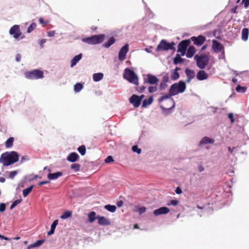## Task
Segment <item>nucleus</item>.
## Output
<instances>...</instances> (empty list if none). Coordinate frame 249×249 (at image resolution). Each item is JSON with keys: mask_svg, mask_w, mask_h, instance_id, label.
<instances>
[{"mask_svg": "<svg viewBox=\"0 0 249 249\" xmlns=\"http://www.w3.org/2000/svg\"><path fill=\"white\" fill-rule=\"evenodd\" d=\"M132 150L134 152H136L138 154L141 153V149L139 148L137 145H134L132 146Z\"/></svg>", "mask_w": 249, "mask_h": 249, "instance_id": "44", "label": "nucleus"}, {"mask_svg": "<svg viewBox=\"0 0 249 249\" xmlns=\"http://www.w3.org/2000/svg\"><path fill=\"white\" fill-rule=\"evenodd\" d=\"M54 229L51 228L50 230L47 232V234L48 235H52L54 233Z\"/></svg>", "mask_w": 249, "mask_h": 249, "instance_id": "63", "label": "nucleus"}, {"mask_svg": "<svg viewBox=\"0 0 249 249\" xmlns=\"http://www.w3.org/2000/svg\"><path fill=\"white\" fill-rule=\"evenodd\" d=\"M105 38V35L99 34L90 37L83 38L82 41L89 44L95 45L102 43Z\"/></svg>", "mask_w": 249, "mask_h": 249, "instance_id": "3", "label": "nucleus"}, {"mask_svg": "<svg viewBox=\"0 0 249 249\" xmlns=\"http://www.w3.org/2000/svg\"><path fill=\"white\" fill-rule=\"evenodd\" d=\"M22 201V199L20 198L19 199H17L13 202L12 205L10 206V210H12L14 207H15L18 204L20 203Z\"/></svg>", "mask_w": 249, "mask_h": 249, "instance_id": "40", "label": "nucleus"}, {"mask_svg": "<svg viewBox=\"0 0 249 249\" xmlns=\"http://www.w3.org/2000/svg\"><path fill=\"white\" fill-rule=\"evenodd\" d=\"M82 56V54L81 53H80L75 56L71 60V67H73L74 66H75L78 63V62L81 59Z\"/></svg>", "mask_w": 249, "mask_h": 249, "instance_id": "23", "label": "nucleus"}, {"mask_svg": "<svg viewBox=\"0 0 249 249\" xmlns=\"http://www.w3.org/2000/svg\"><path fill=\"white\" fill-rule=\"evenodd\" d=\"M38 21H39V23L42 24L43 27H45V26H46L47 24L49 23V21H45L44 20V19L41 18H39Z\"/></svg>", "mask_w": 249, "mask_h": 249, "instance_id": "47", "label": "nucleus"}, {"mask_svg": "<svg viewBox=\"0 0 249 249\" xmlns=\"http://www.w3.org/2000/svg\"><path fill=\"white\" fill-rule=\"evenodd\" d=\"M186 88L185 83L180 81L178 83L173 84L169 89L170 96H175L179 93L183 92Z\"/></svg>", "mask_w": 249, "mask_h": 249, "instance_id": "2", "label": "nucleus"}, {"mask_svg": "<svg viewBox=\"0 0 249 249\" xmlns=\"http://www.w3.org/2000/svg\"><path fill=\"white\" fill-rule=\"evenodd\" d=\"M77 150L82 156H84L86 154V148L84 145H82L79 146Z\"/></svg>", "mask_w": 249, "mask_h": 249, "instance_id": "37", "label": "nucleus"}, {"mask_svg": "<svg viewBox=\"0 0 249 249\" xmlns=\"http://www.w3.org/2000/svg\"><path fill=\"white\" fill-rule=\"evenodd\" d=\"M113 159L111 156H108L105 160L106 163H108L113 161Z\"/></svg>", "mask_w": 249, "mask_h": 249, "instance_id": "48", "label": "nucleus"}, {"mask_svg": "<svg viewBox=\"0 0 249 249\" xmlns=\"http://www.w3.org/2000/svg\"><path fill=\"white\" fill-rule=\"evenodd\" d=\"M139 213L140 214H142V213H144V212H145L146 211V208L145 207H141L139 209Z\"/></svg>", "mask_w": 249, "mask_h": 249, "instance_id": "58", "label": "nucleus"}, {"mask_svg": "<svg viewBox=\"0 0 249 249\" xmlns=\"http://www.w3.org/2000/svg\"><path fill=\"white\" fill-rule=\"evenodd\" d=\"M129 102L130 103L133 104L134 107H138L141 104V99H140L139 96L133 94L129 98Z\"/></svg>", "mask_w": 249, "mask_h": 249, "instance_id": "12", "label": "nucleus"}, {"mask_svg": "<svg viewBox=\"0 0 249 249\" xmlns=\"http://www.w3.org/2000/svg\"><path fill=\"white\" fill-rule=\"evenodd\" d=\"M24 76L28 79L36 80L44 77V73L39 70L27 71L24 73Z\"/></svg>", "mask_w": 249, "mask_h": 249, "instance_id": "5", "label": "nucleus"}, {"mask_svg": "<svg viewBox=\"0 0 249 249\" xmlns=\"http://www.w3.org/2000/svg\"><path fill=\"white\" fill-rule=\"evenodd\" d=\"M89 220L90 222L92 223L95 219L97 218L96 217V213L94 212H91L88 214Z\"/></svg>", "mask_w": 249, "mask_h": 249, "instance_id": "31", "label": "nucleus"}, {"mask_svg": "<svg viewBox=\"0 0 249 249\" xmlns=\"http://www.w3.org/2000/svg\"><path fill=\"white\" fill-rule=\"evenodd\" d=\"M18 174L17 171H13L10 173L9 177L10 178L13 179L15 176Z\"/></svg>", "mask_w": 249, "mask_h": 249, "instance_id": "51", "label": "nucleus"}, {"mask_svg": "<svg viewBox=\"0 0 249 249\" xmlns=\"http://www.w3.org/2000/svg\"><path fill=\"white\" fill-rule=\"evenodd\" d=\"M129 47L128 44H125L120 50L119 52V59L121 61H124L126 57V54L128 51Z\"/></svg>", "mask_w": 249, "mask_h": 249, "instance_id": "11", "label": "nucleus"}, {"mask_svg": "<svg viewBox=\"0 0 249 249\" xmlns=\"http://www.w3.org/2000/svg\"><path fill=\"white\" fill-rule=\"evenodd\" d=\"M191 40L197 46H200L203 44L206 40L205 37L203 36H198L197 37L193 36Z\"/></svg>", "mask_w": 249, "mask_h": 249, "instance_id": "13", "label": "nucleus"}, {"mask_svg": "<svg viewBox=\"0 0 249 249\" xmlns=\"http://www.w3.org/2000/svg\"><path fill=\"white\" fill-rule=\"evenodd\" d=\"M45 242L44 239L38 240L34 243L36 247H37L41 245Z\"/></svg>", "mask_w": 249, "mask_h": 249, "instance_id": "46", "label": "nucleus"}, {"mask_svg": "<svg viewBox=\"0 0 249 249\" xmlns=\"http://www.w3.org/2000/svg\"><path fill=\"white\" fill-rule=\"evenodd\" d=\"M169 81V76L167 73L164 75L162 77V82L167 83Z\"/></svg>", "mask_w": 249, "mask_h": 249, "instance_id": "49", "label": "nucleus"}, {"mask_svg": "<svg viewBox=\"0 0 249 249\" xmlns=\"http://www.w3.org/2000/svg\"><path fill=\"white\" fill-rule=\"evenodd\" d=\"M178 204V201L175 199V200H171L168 203L167 205H173V206H177Z\"/></svg>", "mask_w": 249, "mask_h": 249, "instance_id": "42", "label": "nucleus"}, {"mask_svg": "<svg viewBox=\"0 0 249 249\" xmlns=\"http://www.w3.org/2000/svg\"><path fill=\"white\" fill-rule=\"evenodd\" d=\"M236 147H233L232 148H231L230 147H228V150L230 151V152L231 153V154H232L233 152V151H234V149H235Z\"/></svg>", "mask_w": 249, "mask_h": 249, "instance_id": "64", "label": "nucleus"}, {"mask_svg": "<svg viewBox=\"0 0 249 249\" xmlns=\"http://www.w3.org/2000/svg\"><path fill=\"white\" fill-rule=\"evenodd\" d=\"M105 208L108 211L110 212H111V213H114L116 211V207L114 205H109V204H108V205H106L105 206Z\"/></svg>", "mask_w": 249, "mask_h": 249, "instance_id": "32", "label": "nucleus"}, {"mask_svg": "<svg viewBox=\"0 0 249 249\" xmlns=\"http://www.w3.org/2000/svg\"><path fill=\"white\" fill-rule=\"evenodd\" d=\"M116 41L115 38L113 36H111L109 38L108 40L105 42L103 44V46L106 48H108L110 47L112 45H113Z\"/></svg>", "mask_w": 249, "mask_h": 249, "instance_id": "24", "label": "nucleus"}, {"mask_svg": "<svg viewBox=\"0 0 249 249\" xmlns=\"http://www.w3.org/2000/svg\"><path fill=\"white\" fill-rule=\"evenodd\" d=\"M175 43L172 42L169 43L165 40H161L156 48V51H165L169 50H174Z\"/></svg>", "mask_w": 249, "mask_h": 249, "instance_id": "7", "label": "nucleus"}, {"mask_svg": "<svg viewBox=\"0 0 249 249\" xmlns=\"http://www.w3.org/2000/svg\"><path fill=\"white\" fill-rule=\"evenodd\" d=\"M171 96L170 95V94H166V95H163L162 96H161L159 99V102H162L163 101V100H165V99H169V97H171Z\"/></svg>", "mask_w": 249, "mask_h": 249, "instance_id": "43", "label": "nucleus"}, {"mask_svg": "<svg viewBox=\"0 0 249 249\" xmlns=\"http://www.w3.org/2000/svg\"><path fill=\"white\" fill-rule=\"evenodd\" d=\"M80 167L81 165L79 163H74L71 165V168L75 172L80 170Z\"/></svg>", "mask_w": 249, "mask_h": 249, "instance_id": "36", "label": "nucleus"}, {"mask_svg": "<svg viewBox=\"0 0 249 249\" xmlns=\"http://www.w3.org/2000/svg\"><path fill=\"white\" fill-rule=\"evenodd\" d=\"M176 193L177 194H180L182 193V190L179 187H177L176 189Z\"/></svg>", "mask_w": 249, "mask_h": 249, "instance_id": "62", "label": "nucleus"}, {"mask_svg": "<svg viewBox=\"0 0 249 249\" xmlns=\"http://www.w3.org/2000/svg\"><path fill=\"white\" fill-rule=\"evenodd\" d=\"M34 185H31L30 187L25 189L23 190V196L24 197H26L28 194L32 191Z\"/></svg>", "mask_w": 249, "mask_h": 249, "instance_id": "33", "label": "nucleus"}, {"mask_svg": "<svg viewBox=\"0 0 249 249\" xmlns=\"http://www.w3.org/2000/svg\"><path fill=\"white\" fill-rule=\"evenodd\" d=\"M208 76V74L203 70L198 71L196 74V78L200 81L207 79Z\"/></svg>", "mask_w": 249, "mask_h": 249, "instance_id": "16", "label": "nucleus"}, {"mask_svg": "<svg viewBox=\"0 0 249 249\" xmlns=\"http://www.w3.org/2000/svg\"><path fill=\"white\" fill-rule=\"evenodd\" d=\"M0 239H4V240H7V241H11V238H9L8 237H7L4 236V235H1V234H0Z\"/></svg>", "mask_w": 249, "mask_h": 249, "instance_id": "59", "label": "nucleus"}, {"mask_svg": "<svg viewBox=\"0 0 249 249\" xmlns=\"http://www.w3.org/2000/svg\"><path fill=\"white\" fill-rule=\"evenodd\" d=\"M5 204L4 203L0 204V212H3L5 210Z\"/></svg>", "mask_w": 249, "mask_h": 249, "instance_id": "56", "label": "nucleus"}, {"mask_svg": "<svg viewBox=\"0 0 249 249\" xmlns=\"http://www.w3.org/2000/svg\"><path fill=\"white\" fill-rule=\"evenodd\" d=\"M158 89L156 86H150L148 88V92L150 93H154Z\"/></svg>", "mask_w": 249, "mask_h": 249, "instance_id": "45", "label": "nucleus"}, {"mask_svg": "<svg viewBox=\"0 0 249 249\" xmlns=\"http://www.w3.org/2000/svg\"><path fill=\"white\" fill-rule=\"evenodd\" d=\"M191 42L189 39L184 40L181 41L178 46V52H180L182 55H184L187 47L190 45Z\"/></svg>", "mask_w": 249, "mask_h": 249, "instance_id": "8", "label": "nucleus"}, {"mask_svg": "<svg viewBox=\"0 0 249 249\" xmlns=\"http://www.w3.org/2000/svg\"><path fill=\"white\" fill-rule=\"evenodd\" d=\"M21 56L20 55V54H17L16 55V60L17 61V62H19L21 60Z\"/></svg>", "mask_w": 249, "mask_h": 249, "instance_id": "60", "label": "nucleus"}, {"mask_svg": "<svg viewBox=\"0 0 249 249\" xmlns=\"http://www.w3.org/2000/svg\"><path fill=\"white\" fill-rule=\"evenodd\" d=\"M124 77L131 83H133L136 86L139 85L138 76L132 70L128 68L125 70Z\"/></svg>", "mask_w": 249, "mask_h": 249, "instance_id": "4", "label": "nucleus"}, {"mask_svg": "<svg viewBox=\"0 0 249 249\" xmlns=\"http://www.w3.org/2000/svg\"><path fill=\"white\" fill-rule=\"evenodd\" d=\"M62 176V173L57 172L54 173H49L47 175V178L50 180L55 179Z\"/></svg>", "mask_w": 249, "mask_h": 249, "instance_id": "21", "label": "nucleus"}, {"mask_svg": "<svg viewBox=\"0 0 249 249\" xmlns=\"http://www.w3.org/2000/svg\"><path fill=\"white\" fill-rule=\"evenodd\" d=\"M36 23H35V22L32 23L27 29V32L31 33L36 28Z\"/></svg>", "mask_w": 249, "mask_h": 249, "instance_id": "39", "label": "nucleus"}, {"mask_svg": "<svg viewBox=\"0 0 249 249\" xmlns=\"http://www.w3.org/2000/svg\"><path fill=\"white\" fill-rule=\"evenodd\" d=\"M236 90L237 92H244L246 90V88L243 87H241L240 85H238L236 88Z\"/></svg>", "mask_w": 249, "mask_h": 249, "instance_id": "41", "label": "nucleus"}, {"mask_svg": "<svg viewBox=\"0 0 249 249\" xmlns=\"http://www.w3.org/2000/svg\"><path fill=\"white\" fill-rule=\"evenodd\" d=\"M187 76L186 82L189 83L195 77V73L194 71L187 68L185 71Z\"/></svg>", "mask_w": 249, "mask_h": 249, "instance_id": "15", "label": "nucleus"}, {"mask_svg": "<svg viewBox=\"0 0 249 249\" xmlns=\"http://www.w3.org/2000/svg\"><path fill=\"white\" fill-rule=\"evenodd\" d=\"M214 141L213 139H210L208 137H205L202 139L201 141L200 142L201 144H204L207 143H213Z\"/></svg>", "mask_w": 249, "mask_h": 249, "instance_id": "28", "label": "nucleus"}, {"mask_svg": "<svg viewBox=\"0 0 249 249\" xmlns=\"http://www.w3.org/2000/svg\"><path fill=\"white\" fill-rule=\"evenodd\" d=\"M212 43L213 48L214 51L220 52L222 50L223 47L220 43L215 40H213Z\"/></svg>", "mask_w": 249, "mask_h": 249, "instance_id": "20", "label": "nucleus"}, {"mask_svg": "<svg viewBox=\"0 0 249 249\" xmlns=\"http://www.w3.org/2000/svg\"><path fill=\"white\" fill-rule=\"evenodd\" d=\"M97 219L98 220V224L101 225H109L110 222L109 219L106 218L104 216H98Z\"/></svg>", "mask_w": 249, "mask_h": 249, "instance_id": "18", "label": "nucleus"}, {"mask_svg": "<svg viewBox=\"0 0 249 249\" xmlns=\"http://www.w3.org/2000/svg\"><path fill=\"white\" fill-rule=\"evenodd\" d=\"M166 87H167V84L166 83L161 82L160 85V89H161V90L164 89L166 88Z\"/></svg>", "mask_w": 249, "mask_h": 249, "instance_id": "54", "label": "nucleus"}, {"mask_svg": "<svg viewBox=\"0 0 249 249\" xmlns=\"http://www.w3.org/2000/svg\"><path fill=\"white\" fill-rule=\"evenodd\" d=\"M104 77V74L102 73H96L93 75V79L95 82H98L101 80Z\"/></svg>", "mask_w": 249, "mask_h": 249, "instance_id": "27", "label": "nucleus"}, {"mask_svg": "<svg viewBox=\"0 0 249 249\" xmlns=\"http://www.w3.org/2000/svg\"><path fill=\"white\" fill-rule=\"evenodd\" d=\"M166 104H169L170 105V106H168V105H167V106H163V105H162V106H160V107L161 108H162L163 109H165V110H169L173 107H174L175 106V103L173 100V99L172 98H171L169 100H168L167 101H166Z\"/></svg>", "mask_w": 249, "mask_h": 249, "instance_id": "17", "label": "nucleus"}, {"mask_svg": "<svg viewBox=\"0 0 249 249\" xmlns=\"http://www.w3.org/2000/svg\"><path fill=\"white\" fill-rule=\"evenodd\" d=\"M228 118L230 119L231 121V124L233 123L234 122V119L233 117V115L232 113H230L228 115Z\"/></svg>", "mask_w": 249, "mask_h": 249, "instance_id": "52", "label": "nucleus"}, {"mask_svg": "<svg viewBox=\"0 0 249 249\" xmlns=\"http://www.w3.org/2000/svg\"><path fill=\"white\" fill-rule=\"evenodd\" d=\"M50 182L49 181H40L38 183V185L39 186H41L42 185H44V184H47V183H49Z\"/></svg>", "mask_w": 249, "mask_h": 249, "instance_id": "61", "label": "nucleus"}, {"mask_svg": "<svg viewBox=\"0 0 249 249\" xmlns=\"http://www.w3.org/2000/svg\"><path fill=\"white\" fill-rule=\"evenodd\" d=\"M143 80L144 83H148L151 85L157 84L159 81V79L155 75L151 74H147Z\"/></svg>", "mask_w": 249, "mask_h": 249, "instance_id": "9", "label": "nucleus"}, {"mask_svg": "<svg viewBox=\"0 0 249 249\" xmlns=\"http://www.w3.org/2000/svg\"><path fill=\"white\" fill-rule=\"evenodd\" d=\"M184 59L182 58L179 54H177L176 57L174 59V64H178L181 63H183Z\"/></svg>", "mask_w": 249, "mask_h": 249, "instance_id": "29", "label": "nucleus"}, {"mask_svg": "<svg viewBox=\"0 0 249 249\" xmlns=\"http://www.w3.org/2000/svg\"><path fill=\"white\" fill-rule=\"evenodd\" d=\"M9 33L10 35H13L15 38H18L21 35L19 25H15L12 26L9 30Z\"/></svg>", "mask_w": 249, "mask_h": 249, "instance_id": "10", "label": "nucleus"}, {"mask_svg": "<svg viewBox=\"0 0 249 249\" xmlns=\"http://www.w3.org/2000/svg\"><path fill=\"white\" fill-rule=\"evenodd\" d=\"M14 139L13 137L9 138L5 142V146L6 148H10L13 146Z\"/></svg>", "mask_w": 249, "mask_h": 249, "instance_id": "30", "label": "nucleus"}, {"mask_svg": "<svg viewBox=\"0 0 249 249\" xmlns=\"http://www.w3.org/2000/svg\"><path fill=\"white\" fill-rule=\"evenodd\" d=\"M153 102V96H150L147 99H145L143 101L142 103V107H146L148 106L151 105Z\"/></svg>", "mask_w": 249, "mask_h": 249, "instance_id": "25", "label": "nucleus"}, {"mask_svg": "<svg viewBox=\"0 0 249 249\" xmlns=\"http://www.w3.org/2000/svg\"><path fill=\"white\" fill-rule=\"evenodd\" d=\"M249 29L247 28H244L242 30L241 38L244 41H247L248 39Z\"/></svg>", "mask_w": 249, "mask_h": 249, "instance_id": "26", "label": "nucleus"}, {"mask_svg": "<svg viewBox=\"0 0 249 249\" xmlns=\"http://www.w3.org/2000/svg\"><path fill=\"white\" fill-rule=\"evenodd\" d=\"M242 3L244 4V7L247 8L249 5V0H243Z\"/></svg>", "mask_w": 249, "mask_h": 249, "instance_id": "57", "label": "nucleus"}, {"mask_svg": "<svg viewBox=\"0 0 249 249\" xmlns=\"http://www.w3.org/2000/svg\"><path fill=\"white\" fill-rule=\"evenodd\" d=\"M55 34V31L52 30L47 32V36L49 37L53 36Z\"/></svg>", "mask_w": 249, "mask_h": 249, "instance_id": "55", "label": "nucleus"}, {"mask_svg": "<svg viewBox=\"0 0 249 249\" xmlns=\"http://www.w3.org/2000/svg\"><path fill=\"white\" fill-rule=\"evenodd\" d=\"M58 220H55L53 222V224H52L51 228L55 230L56 226L58 225Z\"/></svg>", "mask_w": 249, "mask_h": 249, "instance_id": "53", "label": "nucleus"}, {"mask_svg": "<svg viewBox=\"0 0 249 249\" xmlns=\"http://www.w3.org/2000/svg\"><path fill=\"white\" fill-rule=\"evenodd\" d=\"M79 158V155L75 152H72L70 153L67 158V160L71 162H74Z\"/></svg>", "mask_w": 249, "mask_h": 249, "instance_id": "19", "label": "nucleus"}, {"mask_svg": "<svg viewBox=\"0 0 249 249\" xmlns=\"http://www.w3.org/2000/svg\"><path fill=\"white\" fill-rule=\"evenodd\" d=\"M83 88V86L81 83H76L74 86V90L76 92H79Z\"/></svg>", "mask_w": 249, "mask_h": 249, "instance_id": "35", "label": "nucleus"}, {"mask_svg": "<svg viewBox=\"0 0 249 249\" xmlns=\"http://www.w3.org/2000/svg\"><path fill=\"white\" fill-rule=\"evenodd\" d=\"M170 212V209L166 207H160L158 209H156L153 211V214L155 216L161 214H165Z\"/></svg>", "mask_w": 249, "mask_h": 249, "instance_id": "14", "label": "nucleus"}, {"mask_svg": "<svg viewBox=\"0 0 249 249\" xmlns=\"http://www.w3.org/2000/svg\"><path fill=\"white\" fill-rule=\"evenodd\" d=\"M196 52V49L193 46H190L186 52V56L188 58H191L193 56Z\"/></svg>", "mask_w": 249, "mask_h": 249, "instance_id": "22", "label": "nucleus"}, {"mask_svg": "<svg viewBox=\"0 0 249 249\" xmlns=\"http://www.w3.org/2000/svg\"><path fill=\"white\" fill-rule=\"evenodd\" d=\"M72 213L71 211H66L61 215L60 218L62 219H65L71 216Z\"/></svg>", "mask_w": 249, "mask_h": 249, "instance_id": "34", "label": "nucleus"}, {"mask_svg": "<svg viewBox=\"0 0 249 249\" xmlns=\"http://www.w3.org/2000/svg\"><path fill=\"white\" fill-rule=\"evenodd\" d=\"M145 89V87L143 86L141 87H138L136 88V90L140 93L143 92Z\"/></svg>", "mask_w": 249, "mask_h": 249, "instance_id": "50", "label": "nucleus"}, {"mask_svg": "<svg viewBox=\"0 0 249 249\" xmlns=\"http://www.w3.org/2000/svg\"><path fill=\"white\" fill-rule=\"evenodd\" d=\"M19 156L15 151L6 152L2 153L0 157V163L3 166L11 165L18 160Z\"/></svg>", "mask_w": 249, "mask_h": 249, "instance_id": "1", "label": "nucleus"}, {"mask_svg": "<svg viewBox=\"0 0 249 249\" xmlns=\"http://www.w3.org/2000/svg\"><path fill=\"white\" fill-rule=\"evenodd\" d=\"M179 77V74L177 71H172L171 75V78L173 80H176L178 79Z\"/></svg>", "mask_w": 249, "mask_h": 249, "instance_id": "38", "label": "nucleus"}, {"mask_svg": "<svg viewBox=\"0 0 249 249\" xmlns=\"http://www.w3.org/2000/svg\"><path fill=\"white\" fill-rule=\"evenodd\" d=\"M194 58L196 60L197 66L201 69H204L209 61V58L206 55H196Z\"/></svg>", "mask_w": 249, "mask_h": 249, "instance_id": "6", "label": "nucleus"}]
</instances>
